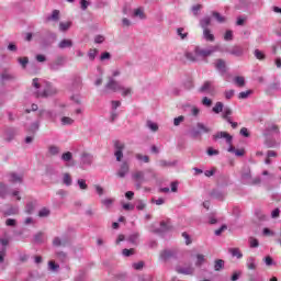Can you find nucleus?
I'll use <instances>...</instances> for the list:
<instances>
[{"instance_id":"obj_20","label":"nucleus","mask_w":281,"mask_h":281,"mask_svg":"<svg viewBox=\"0 0 281 281\" xmlns=\"http://www.w3.org/2000/svg\"><path fill=\"white\" fill-rule=\"evenodd\" d=\"M213 19L217 21V23H225L227 21V18L218 13L217 11L212 12Z\"/></svg>"},{"instance_id":"obj_26","label":"nucleus","mask_w":281,"mask_h":281,"mask_svg":"<svg viewBox=\"0 0 281 281\" xmlns=\"http://www.w3.org/2000/svg\"><path fill=\"white\" fill-rule=\"evenodd\" d=\"M241 181H243V183H248V184L251 183V171L250 170L241 173Z\"/></svg>"},{"instance_id":"obj_44","label":"nucleus","mask_w":281,"mask_h":281,"mask_svg":"<svg viewBox=\"0 0 281 281\" xmlns=\"http://www.w3.org/2000/svg\"><path fill=\"white\" fill-rule=\"evenodd\" d=\"M243 210L239 209V206H233L232 215L235 216V218H240Z\"/></svg>"},{"instance_id":"obj_16","label":"nucleus","mask_w":281,"mask_h":281,"mask_svg":"<svg viewBox=\"0 0 281 281\" xmlns=\"http://www.w3.org/2000/svg\"><path fill=\"white\" fill-rule=\"evenodd\" d=\"M10 183H23V176H19L16 172L9 173Z\"/></svg>"},{"instance_id":"obj_45","label":"nucleus","mask_w":281,"mask_h":281,"mask_svg":"<svg viewBox=\"0 0 281 281\" xmlns=\"http://www.w3.org/2000/svg\"><path fill=\"white\" fill-rule=\"evenodd\" d=\"M248 243H249L251 248H256V247L260 246V243L255 237H249Z\"/></svg>"},{"instance_id":"obj_56","label":"nucleus","mask_w":281,"mask_h":281,"mask_svg":"<svg viewBox=\"0 0 281 281\" xmlns=\"http://www.w3.org/2000/svg\"><path fill=\"white\" fill-rule=\"evenodd\" d=\"M255 56L258 60H265V58H267V56L265 55V53H262V50L260 49H256L255 50Z\"/></svg>"},{"instance_id":"obj_23","label":"nucleus","mask_w":281,"mask_h":281,"mask_svg":"<svg viewBox=\"0 0 281 281\" xmlns=\"http://www.w3.org/2000/svg\"><path fill=\"white\" fill-rule=\"evenodd\" d=\"M59 49H67V47H74V42L71 40H63L58 44Z\"/></svg>"},{"instance_id":"obj_52","label":"nucleus","mask_w":281,"mask_h":281,"mask_svg":"<svg viewBox=\"0 0 281 281\" xmlns=\"http://www.w3.org/2000/svg\"><path fill=\"white\" fill-rule=\"evenodd\" d=\"M91 5V1L89 0H80V9L85 12L87 8Z\"/></svg>"},{"instance_id":"obj_27","label":"nucleus","mask_w":281,"mask_h":281,"mask_svg":"<svg viewBox=\"0 0 281 281\" xmlns=\"http://www.w3.org/2000/svg\"><path fill=\"white\" fill-rule=\"evenodd\" d=\"M229 54H232V56H243V47L240 46H234L231 50Z\"/></svg>"},{"instance_id":"obj_36","label":"nucleus","mask_w":281,"mask_h":281,"mask_svg":"<svg viewBox=\"0 0 281 281\" xmlns=\"http://www.w3.org/2000/svg\"><path fill=\"white\" fill-rule=\"evenodd\" d=\"M49 214H52V211H49V209L47 207H43L40 212H38V216L41 218H46L47 216H49Z\"/></svg>"},{"instance_id":"obj_62","label":"nucleus","mask_w":281,"mask_h":281,"mask_svg":"<svg viewBox=\"0 0 281 281\" xmlns=\"http://www.w3.org/2000/svg\"><path fill=\"white\" fill-rule=\"evenodd\" d=\"M123 256H125L126 258H128L130 256H133L135 254V250L132 248V249H123L122 251Z\"/></svg>"},{"instance_id":"obj_43","label":"nucleus","mask_w":281,"mask_h":281,"mask_svg":"<svg viewBox=\"0 0 281 281\" xmlns=\"http://www.w3.org/2000/svg\"><path fill=\"white\" fill-rule=\"evenodd\" d=\"M53 245L54 247H60L61 245L65 247V245H67V241L60 240V237H55L53 239Z\"/></svg>"},{"instance_id":"obj_13","label":"nucleus","mask_w":281,"mask_h":281,"mask_svg":"<svg viewBox=\"0 0 281 281\" xmlns=\"http://www.w3.org/2000/svg\"><path fill=\"white\" fill-rule=\"evenodd\" d=\"M131 167L126 161L122 162L120 169L117 170L116 175L120 177V179H124L126 177V173L130 172Z\"/></svg>"},{"instance_id":"obj_33","label":"nucleus","mask_w":281,"mask_h":281,"mask_svg":"<svg viewBox=\"0 0 281 281\" xmlns=\"http://www.w3.org/2000/svg\"><path fill=\"white\" fill-rule=\"evenodd\" d=\"M212 23V19L204 18L200 21V25L203 30H207V26Z\"/></svg>"},{"instance_id":"obj_37","label":"nucleus","mask_w":281,"mask_h":281,"mask_svg":"<svg viewBox=\"0 0 281 281\" xmlns=\"http://www.w3.org/2000/svg\"><path fill=\"white\" fill-rule=\"evenodd\" d=\"M254 93L252 90L243 91L238 94L239 100H247Z\"/></svg>"},{"instance_id":"obj_60","label":"nucleus","mask_w":281,"mask_h":281,"mask_svg":"<svg viewBox=\"0 0 281 281\" xmlns=\"http://www.w3.org/2000/svg\"><path fill=\"white\" fill-rule=\"evenodd\" d=\"M100 60L103 63V60H111V53L104 52L100 56Z\"/></svg>"},{"instance_id":"obj_24","label":"nucleus","mask_w":281,"mask_h":281,"mask_svg":"<svg viewBox=\"0 0 281 281\" xmlns=\"http://www.w3.org/2000/svg\"><path fill=\"white\" fill-rule=\"evenodd\" d=\"M9 189L5 183L0 182V199H5L8 196Z\"/></svg>"},{"instance_id":"obj_40","label":"nucleus","mask_w":281,"mask_h":281,"mask_svg":"<svg viewBox=\"0 0 281 281\" xmlns=\"http://www.w3.org/2000/svg\"><path fill=\"white\" fill-rule=\"evenodd\" d=\"M61 124L64 126H71V124H74V119H71L69 116H64V117H61Z\"/></svg>"},{"instance_id":"obj_49","label":"nucleus","mask_w":281,"mask_h":281,"mask_svg":"<svg viewBox=\"0 0 281 281\" xmlns=\"http://www.w3.org/2000/svg\"><path fill=\"white\" fill-rule=\"evenodd\" d=\"M198 261L195 262V267H202L203 262H205V256L204 255H196Z\"/></svg>"},{"instance_id":"obj_61","label":"nucleus","mask_w":281,"mask_h":281,"mask_svg":"<svg viewBox=\"0 0 281 281\" xmlns=\"http://www.w3.org/2000/svg\"><path fill=\"white\" fill-rule=\"evenodd\" d=\"M265 144L268 148H273L277 145L276 139L271 138L266 139Z\"/></svg>"},{"instance_id":"obj_10","label":"nucleus","mask_w":281,"mask_h":281,"mask_svg":"<svg viewBox=\"0 0 281 281\" xmlns=\"http://www.w3.org/2000/svg\"><path fill=\"white\" fill-rule=\"evenodd\" d=\"M215 69L221 74V76H226L227 74V63L224 59L215 60Z\"/></svg>"},{"instance_id":"obj_58","label":"nucleus","mask_w":281,"mask_h":281,"mask_svg":"<svg viewBox=\"0 0 281 281\" xmlns=\"http://www.w3.org/2000/svg\"><path fill=\"white\" fill-rule=\"evenodd\" d=\"M77 183H78L80 190H87V188H89V186H87V181L85 179H79Z\"/></svg>"},{"instance_id":"obj_55","label":"nucleus","mask_w":281,"mask_h":281,"mask_svg":"<svg viewBox=\"0 0 281 281\" xmlns=\"http://www.w3.org/2000/svg\"><path fill=\"white\" fill-rule=\"evenodd\" d=\"M138 238H139V233H134V234L130 235L128 240L133 245H136Z\"/></svg>"},{"instance_id":"obj_38","label":"nucleus","mask_w":281,"mask_h":281,"mask_svg":"<svg viewBox=\"0 0 281 281\" xmlns=\"http://www.w3.org/2000/svg\"><path fill=\"white\" fill-rule=\"evenodd\" d=\"M223 102H216L215 106H213V113H223Z\"/></svg>"},{"instance_id":"obj_30","label":"nucleus","mask_w":281,"mask_h":281,"mask_svg":"<svg viewBox=\"0 0 281 281\" xmlns=\"http://www.w3.org/2000/svg\"><path fill=\"white\" fill-rule=\"evenodd\" d=\"M255 216L258 218V221H260V222H262V221H267V215H265V213L261 211V210H259V209H257L256 211H255Z\"/></svg>"},{"instance_id":"obj_41","label":"nucleus","mask_w":281,"mask_h":281,"mask_svg":"<svg viewBox=\"0 0 281 281\" xmlns=\"http://www.w3.org/2000/svg\"><path fill=\"white\" fill-rule=\"evenodd\" d=\"M147 126L153 131V133H157V131H159V125L153 121H147Z\"/></svg>"},{"instance_id":"obj_2","label":"nucleus","mask_w":281,"mask_h":281,"mask_svg":"<svg viewBox=\"0 0 281 281\" xmlns=\"http://www.w3.org/2000/svg\"><path fill=\"white\" fill-rule=\"evenodd\" d=\"M196 126L199 130H196V127H192L189 131V135L190 137H192V139H201V131L202 133H210L212 131L210 127L205 126L203 123H198Z\"/></svg>"},{"instance_id":"obj_11","label":"nucleus","mask_w":281,"mask_h":281,"mask_svg":"<svg viewBox=\"0 0 281 281\" xmlns=\"http://www.w3.org/2000/svg\"><path fill=\"white\" fill-rule=\"evenodd\" d=\"M265 137H269V135H280V127L276 124H269L263 131Z\"/></svg>"},{"instance_id":"obj_48","label":"nucleus","mask_w":281,"mask_h":281,"mask_svg":"<svg viewBox=\"0 0 281 281\" xmlns=\"http://www.w3.org/2000/svg\"><path fill=\"white\" fill-rule=\"evenodd\" d=\"M136 159H138V161H144L145 164L150 162V157L144 156L142 154H136Z\"/></svg>"},{"instance_id":"obj_35","label":"nucleus","mask_w":281,"mask_h":281,"mask_svg":"<svg viewBox=\"0 0 281 281\" xmlns=\"http://www.w3.org/2000/svg\"><path fill=\"white\" fill-rule=\"evenodd\" d=\"M247 267H248V269H251L252 271H256V269H257L256 258H254V257L248 258Z\"/></svg>"},{"instance_id":"obj_42","label":"nucleus","mask_w":281,"mask_h":281,"mask_svg":"<svg viewBox=\"0 0 281 281\" xmlns=\"http://www.w3.org/2000/svg\"><path fill=\"white\" fill-rule=\"evenodd\" d=\"M184 89H194V81L192 80V78H188L186 81H184Z\"/></svg>"},{"instance_id":"obj_14","label":"nucleus","mask_w":281,"mask_h":281,"mask_svg":"<svg viewBox=\"0 0 281 281\" xmlns=\"http://www.w3.org/2000/svg\"><path fill=\"white\" fill-rule=\"evenodd\" d=\"M172 229V225H170V221H161L160 222V228H157L155 234H159V232H170Z\"/></svg>"},{"instance_id":"obj_46","label":"nucleus","mask_w":281,"mask_h":281,"mask_svg":"<svg viewBox=\"0 0 281 281\" xmlns=\"http://www.w3.org/2000/svg\"><path fill=\"white\" fill-rule=\"evenodd\" d=\"M18 63H20L21 67L23 69H25V67H27V63H30V58H27V57H20L18 59Z\"/></svg>"},{"instance_id":"obj_51","label":"nucleus","mask_w":281,"mask_h":281,"mask_svg":"<svg viewBox=\"0 0 281 281\" xmlns=\"http://www.w3.org/2000/svg\"><path fill=\"white\" fill-rule=\"evenodd\" d=\"M48 153L50 155H58V153H60V148H58V146H56V145L49 146Z\"/></svg>"},{"instance_id":"obj_17","label":"nucleus","mask_w":281,"mask_h":281,"mask_svg":"<svg viewBox=\"0 0 281 281\" xmlns=\"http://www.w3.org/2000/svg\"><path fill=\"white\" fill-rule=\"evenodd\" d=\"M33 243L36 245H43L45 243V234L43 232H38L34 235Z\"/></svg>"},{"instance_id":"obj_22","label":"nucleus","mask_w":281,"mask_h":281,"mask_svg":"<svg viewBox=\"0 0 281 281\" xmlns=\"http://www.w3.org/2000/svg\"><path fill=\"white\" fill-rule=\"evenodd\" d=\"M60 20V11L59 10H54L52 15H48L46 18V21H59Z\"/></svg>"},{"instance_id":"obj_5","label":"nucleus","mask_w":281,"mask_h":281,"mask_svg":"<svg viewBox=\"0 0 281 281\" xmlns=\"http://www.w3.org/2000/svg\"><path fill=\"white\" fill-rule=\"evenodd\" d=\"M105 89L108 91H113L115 93L117 91L124 90V87H122V85H120V82H117L115 79H113V77H108V82L105 85Z\"/></svg>"},{"instance_id":"obj_21","label":"nucleus","mask_w":281,"mask_h":281,"mask_svg":"<svg viewBox=\"0 0 281 281\" xmlns=\"http://www.w3.org/2000/svg\"><path fill=\"white\" fill-rule=\"evenodd\" d=\"M225 269V260L223 259H217L214 262V270L215 271H223Z\"/></svg>"},{"instance_id":"obj_6","label":"nucleus","mask_w":281,"mask_h":281,"mask_svg":"<svg viewBox=\"0 0 281 281\" xmlns=\"http://www.w3.org/2000/svg\"><path fill=\"white\" fill-rule=\"evenodd\" d=\"M199 92L209 93V95H216V87L214 86V81H205L199 89Z\"/></svg>"},{"instance_id":"obj_31","label":"nucleus","mask_w":281,"mask_h":281,"mask_svg":"<svg viewBox=\"0 0 281 281\" xmlns=\"http://www.w3.org/2000/svg\"><path fill=\"white\" fill-rule=\"evenodd\" d=\"M56 258L59 260V262H67V255L65 251H57Z\"/></svg>"},{"instance_id":"obj_47","label":"nucleus","mask_w":281,"mask_h":281,"mask_svg":"<svg viewBox=\"0 0 281 281\" xmlns=\"http://www.w3.org/2000/svg\"><path fill=\"white\" fill-rule=\"evenodd\" d=\"M8 248L0 247V265L4 262Z\"/></svg>"},{"instance_id":"obj_3","label":"nucleus","mask_w":281,"mask_h":281,"mask_svg":"<svg viewBox=\"0 0 281 281\" xmlns=\"http://www.w3.org/2000/svg\"><path fill=\"white\" fill-rule=\"evenodd\" d=\"M216 46H210L209 48H201L200 46H196L194 48L195 56H200L201 58H207L209 56H212L214 52H216Z\"/></svg>"},{"instance_id":"obj_28","label":"nucleus","mask_w":281,"mask_h":281,"mask_svg":"<svg viewBox=\"0 0 281 281\" xmlns=\"http://www.w3.org/2000/svg\"><path fill=\"white\" fill-rule=\"evenodd\" d=\"M98 49L97 48H90L88 50V57H89V60H91V63H93V60H95V57L98 56Z\"/></svg>"},{"instance_id":"obj_39","label":"nucleus","mask_w":281,"mask_h":281,"mask_svg":"<svg viewBox=\"0 0 281 281\" xmlns=\"http://www.w3.org/2000/svg\"><path fill=\"white\" fill-rule=\"evenodd\" d=\"M71 27V22H60L59 23V30L60 32H67Z\"/></svg>"},{"instance_id":"obj_29","label":"nucleus","mask_w":281,"mask_h":281,"mask_svg":"<svg viewBox=\"0 0 281 281\" xmlns=\"http://www.w3.org/2000/svg\"><path fill=\"white\" fill-rule=\"evenodd\" d=\"M232 113H233L232 109L225 108L224 113L222 115L223 120H226L227 122H232V116H229L232 115Z\"/></svg>"},{"instance_id":"obj_25","label":"nucleus","mask_w":281,"mask_h":281,"mask_svg":"<svg viewBox=\"0 0 281 281\" xmlns=\"http://www.w3.org/2000/svg\"><path fill=\"white\" fill-rule=\"evenodd\" d=\"M72 87L74 89H80V87H82V77L75 76L72 79Z\"/></svg>"},{"instance_id":"obj_18","label":"nucleus","mask_w":281,"mask_h":281,"mask_svg":"<svg viewBox=\"0 0 281 281\" xmlns=\"http://www.w3.org/2000/svg\"><path fill=\"white\" fill-rule=\"evenodd\" d=\"M203 36L205 41H209L210 43H214L215 41L214 34H212V31L210 29L203 30Z\"/></svg>"},{"instance_id":"obj_50","label":"nucleus","mask_w":281,"mask_h":281,"mask_svg":"<svg viewBox=\"0 0 281 281\" xmlns=\"http://www.w3.org/2000/svg\"><path fill=\"white\" fill-rule=\"evenodd\" d=\"M71 175L64 173L63 182L65 186H71Z\"/></svg>"},{"instance_id":"obj_54","label":"nucleus","mask_w":281,"mask_h":281,"mask_svg":"<svg viewBox=\"0 0 281 281\" xmlns=\"http://www.w3.org/2000/svg\"><path fill=\"white\" fill-rule=\"evenodd\" d=\"M48 267H49L50 271H57L60 269V266L57 265L56 261H54V260H50L48 262Z\"/></svg>"},{"instance_id":"obj_32","label":"nucleus","mask_w":281,"mask_h":281,"mask_svg":"<svg viewBox=\"0 0 281 281\" xmlns=\"http://www.w3.org/2000/svg\"><path fill=\"white\" fill-rule=\"evenodd\" d=\"M234 82L237 87L243 88L245 87V77L237 76L235 77Z\"/></svg>"},{"instance_id":"obj_8","label":"nucleus","mask_w":281,"mask_h":281,"mask_svg":"<svg viewBox=\"0 0 281 281\" xmlns=\"http://www.w3.org/2000/svg\"><path fill=\"white\" fill-rule=\"evenodd\" d=\"M56 88L52 87L50 83H46V88L43 92H36V98H49V95H56Z\"/></svg>"},{"instance_id":"obj_63","label":"nucleus","mask_w":281,"mask_h":281,"mask_svg":"<svg viewBox=\"0 0 281 281\" xmlns=\"http://www.w3.org/2000/svg\"><path fill=\"white\" fill-rule=\"evenodd\" d=\"M224 40L234 41V33L232 31H226V33L224 35Z\"/></svg>"},{"instance_id":"obj_1","label":"nucleus","mask_w":281,"mask_h":281,"mask_svg":"<svg viewBox=\"0 0 281 281\" xmlns=\"http://www.w3.org/2000/svg\"><path fill=\"white\" fill-rule=\"evenodd\" d=\"M213 139H226V144L229 145L228 153H235L236 157H244L245 156V149H236L234 145H232V135L227 132H217L215 135H213Z\"/></svg>"},{"instance_id":"obj_7","label":"nucleus","mask_w":281,"mask_h":281,"mask_svg":"<svg viewBox=\"0 0 281 281\" xmlns=\"http://www.w3.org/2000/svg\"><path fill=\"white\" fill-rule=\"evenodd\" d=\"M67 58L65 56H57L56 59L48 64L52 71H58L60 67L65 66Z\"/></svg>"},{"instance_id":"obj_59","label":"nucleus","mask_w":281,"mask_h":281,"mask_svg":"<svg viewBox=\"0 0 281 281\" xmlns=\"http://www.w3.org/2000/svg\"><path fill=\"white\" fill-rule=\"evenodd\" d=\"M25 212L26 214H32V212H34V203L29 202L25 206Z\"/></svg>"},{"instance_id":"obj_12","label":"nucleus","mask_w":281,"mask_h":281,"mask_svg":"<svg viewBox=\"0 0 281 281\" xmlns=\"http://www.w3.org/2000/svg\"><path fill=\"white\" fill-rule=\"evenodd\" d=\"M176 271L177 273H181L182 276H194V268L192 266H188L186 268L177 266Z\"/></svg>"},{"instance_id":"obj_64","label":"nucleus","mask_w":281,"mask_h":281,"mask_svg":"<svg viewBox=\"0 0 281 281\" xmlns=\"http://www.w3.org/2000/svg\"><path fill=\"white\" fill-rule=\"evenodd\" d=\"M184 120H186V116L180 115V116H178V117H176V119L173 120V124H175L176 126H179V125L181 124V122H183Z\"/></svg>"},{"instance_id":"obj_19","label":"nucleus","mask_w":281,"mask_h":281,"mask_svg":"<svg viewBox=\"0 0 281 281\" xmlns=\"http://www.w3.org/2000/svg\"><path fill=\"white\" fill-rule=\"evenodd\" d=\"M211 196L213 199H216L217 201H225V193L218 191V190H213L211 192Z\"/></svg>"},{"instance_id":"obj_53","label":"nucleus","mask_w":281,"mask_h":281,"mask_svg":"<svg viewBox=\"0 0 281 281\" xmlns=\"http://www.w3.org/2000/svg\"><path fill=\"white\" fill-rule=\"evenodd\" d=\"M72 158L74 155L71 154V151H67L61 155L63 161H71Z\"/></svg>"},{"instance_id":"obj_34","label":"nucleus","mask_w":281,"mask_h":281,"mask_svg":"<svg viewBox=\"0 0 281 281\" xmlns=\"http://www.w3.org/2000/svg\"><path fill=\"white\" fill-rule=\"evenodd\" d=\"M229 254L235 258H243V252H240L239 248H231Z\"/></svg>"},{"instance_id":"obj_4","label":"nucleus","mask_w":281,"mask_h":281,"mask_svg":"<svg viewBox=\"0 0 281 281\" xmlns=\"http://www.w3.org/2000/svg\"><path fill=\"white\" fill-rule=\"evenodd\" d=\"M179 254V250L177 248L172 249H165L160 252V258L165 262H168V260H177V256Z\"/></svg>"},{"instance_id":"obj_9","label":"nucleus","mask_w":281,"mask_h":281,"mask_svg":"<svg viewBox=\"0 0 281 281\" xmlns=\"http://www.w3.org/2000/svg\"><path fill=\"white\" fill-rule=\"evenodd\" d=\"M132 179H133V181H135L137 190H139L142 188V183H144V181H146L144 171H135L132 175Z\"/></svg>"},{"instance_id":"obj_57","label":"nucleus","mask_w":281,"mask_h":281,"mask_svg":"<svg viewBox=\"0 0 281 281\" xmlns=\"http://www.w3.org/2000/svg\"><path fill=\"white\" fill-rule=\"evenodd\" d=\"M40 126H41V123L34 122V123L31 124V127L29 128V132L30 133H36V131H38Z\"/></svg>"},{"instance_id":"obj_15","label":"nucleus","mask_w":281,"mask_h":281,"mask_svg":"<svg viewBox=\"0 0 281 281\" xmlns=\"http://www.w3.org/2000/svg\"><path fill=\"white\" fill-rule=\"evenodd\" d=\"M81 164L82 166H91V164H93V155L83 153L81 155Z\"/></svg>"}]
</instances>
